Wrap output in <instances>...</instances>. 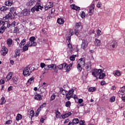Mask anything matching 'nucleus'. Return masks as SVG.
<instances>
[{
	"mask_svg": "<svg viewBox=\"0 0 125 125\" xmlns=\"http://www.w3.org/2000/svg\"><path fill=\"white\" fill-rule=\"evenodd\" d=\"M40 65L41 68H44L45 71H48V70H55L57 67L56 64L46 65L43 62H41Z\"/></svg>",
	"mask_w": 125,
	"mask_h": 125,
	"instance_id": "1",
	"label": "nucleus"
},
{
	"mask_svg": "<svg viewBox=\"0 0 125 125\" xmlns=\"http://www.w3.org/2000/svg\"><path fill=\"white\" fill-rule=\"evenodd\" d=\"M32 71L35 70V68L32 67H26L23 70V75L25 77H29Z\"/></svg>",
	"mask_w": 125,
	"mask_h": 125,
	"instance_id": "2",
	"label": "nucleus"
},
{
	"mask_svg": "<svg viewBox=\"0 0 125 125\" xmlns=\"http://www.w3.org/2000/svg\"><path fill=\"white\" fill-rule=\"evenodd\" d=\"M101 73H103V70L102 69H95L92 70V75L95 78H96L97 79H99V77H97V76H99Z\"/></svg>",
	"mask_w": 125,
	"mask_h": 125,
	"instance_id": "3",
	"label": "nucleus"
},
{
	"mask_svg": "<svg viewBox=\"0 0 125 125\" xmlns=\"http://www.w3.org/2000/svg\"><path fill=\"white\" fill-rule=\"evenodd\" d=\"M43 8V6H42L40 4H38L32 8L31 11L34 13L35 11H40V10H42Z\"/></svg>",
	"mask_w": 125,
	"mask_h": 125,
	"instance_id": "4",
	"label": "nucleus"
},
{
	"mask_svg": "<svg viewBox=\"0 0 125 125\" xmlns=\"http://www.w3.org/2000/svg\"><path fill=\"white\" fill-rule=\"evenodd\" d=\"M30 42L28 43V46H36L37 45V42H35L36 41V37H31L29 39Z\"/></svg>",
	"mask_w": 125,
	"mask_h": 125,
	"instance_id": "5",
	"label": "nucleus"
},
{
	"mask_svg": "<svg viewBox=\"0 0 125 125\" xmlns=\"http://www.w3.org/2000/svg\"><path fill=\"white\" fill-rule=\"evenodd\" d=\"M87 45H88V42L87 41L83 40L81 44V48L84 50L85 48H86V47H87Z\"/></svg>",
	"mask_w": 125,
	"mask_h": 125,
	"instance_id": "6",
	"label": "nucleus"
},
{
	"mask_svg": "<svg viewBox=\"0 0 125 125\" xmlns=\"http://www.w3.org/2000/svg\"><path fill=\"white\" fill-rule=\"evenodd\" d=\"M1 25H2V26H1L0 28V33L3 34L4 31H5V29H6V26L5 25V22H4L3 21H2Z\"/></svg>",
	"mask_w": 125,
	"mask_h": 125,
	"instance_id": "7",
	"label": "nucleus"
},
{
	"mask_svg": "<svg viewBox=\"0 0 125 125\" xmlns=\"http://www.w3.org/2000/svg\"><path fill=\"white\" fill-rule=\"evenodd\" d=\"M8 51V50L5 47H2L0 50V54L1 55H3V56L6 55L7 54V52Z\"/></svg>",
	"mask_w": 125,
	"mask_h": 125,
	"instance_id": "8",
	"label": "nucleus"
},
{
	"mask_svg": "<svg viewBox=\"0 0 125 125\" xmlns=\"http://www.w3.org/2000/svg\"><path fill=\"white\" fill-rule=\"evenodd\" d=\"M125 93V88L124 87H122L120 90L118 91V95L119 97H123Z\"/></svg>",
	"mask_w": 125,
	"mask_h": 125,
	"instance_id": "9",
	"label": "nucleus"
},
{
	"mask_svg": "<svg viewBox=\"0 0 125 125\" xmlns=\"http://www.w3.org/2000/svg\"><path fill=\"white\" fill-rule=\"evenodd\" d=\"M30 10L27 9H25L22 11L21 13L24 16H28V15H30Z\"/></svg>",
	"mask_w": 125,
	"mask_h": 125,
	"instance_id": "10",
	"label": "nucleus"
},
{
	"mask_svg": "<svg viewBox=\"0 0 125 125\" xmlns=\"http://www.w3.org/2000/svg\"><path fill=\"white\" fill-rule=\"evenodd\" d=\"M78 64L82 67H84V59L81 58L78 61Z\"/></svg>",
	"mask_w": 125,
	"mask_h": 125,
	"instance_id": "11",
	"label": "nucleus"
},
{
	"mask_svg": "<svg viewBox=\"0 0 125 125\" xmlns=\"http://www.w3.org/2000/svg\"><path fill=\"white\" fill-rule=\"evenodd\" d=\"M94 44L96 46H100L101 45V41L97 39L95 40Z\"/></svg>",
	"mask_w": 125,
	"mask_h": 125,
	"instance_id": "12",
	"label": "nucleus"
},
{
	"mask_svg": "<svg viewBox=\"0 0 125 125\" xmlns=\"http://www.w3.org/2000/svg\"><path fill=\"white\" fill-rule=\"evenodd\" d=\"M13 42V41H12V39L10 38L7 39V44L9 47H10L11 45H12Z\"/></svg>",
	"mask_w": 125,
	"mask_h": 125,
	"instance_id": "13",
	"label": "nucleus"
},
{
	"mask_svg": "<svg viewBox=\"0 0 125 125\" xmlns=\"http://www.w3.org/2000/svg\"><path fill=\"white\" fill-rule=\"evenodd\" d=\"M85 69H86L87 71L91 70V63L90 62H87V63L85 64Z\"/></svg>",
	"mask_w": 125,
	"mask_h": 125,
	"instance_id": "14",
	"label": "nucleus"
},
{
	"mask_svg": "<svg viewBox=\"0 0 125 125\" xmlns=\"http://www.w3.org/2000/svg\"><path fill=\"white\" fill-rule=\"evenodd\" d=\"M53 7V3L52 2H49L48 3V5L45 7L44 10H47L48 8H52Z\"/></svg>",
	"mask_w": 125,
	"mask_h": 125,
	"instance_id": "15",
	"label": "nucleus"
},
{
	"mask_svg": "<svg viewBox=\"0 0 125 125\" xmlns=\"http://www.w3.org/2000/svg\"><path fill=\"white\" fill-rule=\"evenodd\" d=\"M34 81H35V78L34 77H32L28 80L26 84H27V85H29V84H31V83H33Z\"/></svg>",
	"mask_w": 125,
	"mask_h": 125,
	"instance_id": "16",
	"label": "nucleus"
},
{
	"mask_svg": "<svg viewBox=\"0 0 125 125\" xmlns=\"http://www.w3.org/2000/svg\"><path fill=\"white\" fill-rule=\"evenodd\" d=\"M26 41L27 39H24L23 40H22L19 44V47H20V48H22V45H24L25 43H26Z\"/></svg>",
	"mask_w": 125,
	"mask_h": 125,
	"instance_id": "17",
	"label": "nucleus"
},
{
	"mask_svg": "<svg viewBox=\"0 0 125 125\" xmlns=\"http://www.w3.org/2000/svg\"><path fill=\"white\" fill-rule=\"evenodd\" d=\"M72 115V113H71V112H69L67 113H65L63 115H62V119H65L66 118H68V117H70V116H71Z\"/></svg>",
	"mask_w": 125,
	"mask_h": 125,
	"instance_id": "18",
	"label": "nucleus"
},
{
	"mask_svg": "<svg viewBox=\"0 0 125 125\" xmlns=\"http://www.w3.org/2000/svg\"><path fill=\"white\" fill-rule=\"evenodd\" d=\"M110 46H111V47H113V48H116V47L118 46V42H117L116 41L112 42L110 45Z\"/></svg>",
	"mask_w": 125,
	"mask_h": 125,
	"instance_id": "19",
	"label": "nucleus"
},
{
	"mask_svg": "<svg viewBox=\"0 0 125 125\" xmlns=\"http://www.w3.org/2000/svg\"><path fill=\"white\" fill-rule=\"evenodd\" d=\"M28 49H29V43L27 42V43H26L24 46L22 48V50L23 52H25V51H27V50H28Z\"/></svg>",
	"mask_w": 125,
	"mask_h": 125,
	"instance_id": "20",
	"label": "nucleus"
},
{
	"mask_svg": "<svg viewBox=\"0 0 125 125\" xmlns=\"http://www.w3.org/2000/svg\"><path fill=\"white\" fill-rule=\"evenodd\" d=\"M35 99H36V100H38L39 101H41V100L42 99V97L41 95L37 94L35 96Z\"/></svg>",
	"mask_w": 125,
	"mask_h": 125,
	"instance_id": "21",
	"label": "nucleus"
},
{
	"mask_svg": "<svg viewBox=\"0 0 125 125\" xmlns=\"http://www.w3.org/2000/svg\"><path fill=\"white\" fill-rule=\"evenodd\" d=\"M27 113L28 115L31 116V117H34L35 116V112L33 110H29Z\"/></svg>",
	"mask_w": 125,
	"mask_h": 125,
	"instance_id": "22",
	"label": "nucleus"
},
{
	"mask_svg": "<svg viewBox=\"0 0 125 125\" xmlns=\"http://www.w3.org/2000/svg\"><path fill=\"white\" fill-rule=\"evenodd\" d=\"M71 7L72 9H74V10H80V7L73 4L71 5Z\"/></svg>",
	"mask_w": 125,
	"mask_h": 125,
	"instance_id": "23",
	"label": "nucleus"
},
{
	"mask_svg": "<svg viewBox=\"0 0 125 125\" xmlns=\"http://www.w3.org/2000/svg\"><path fill=\"white\" fill-rule=\"evenodd\" d=\"M5 5H7V6H11V5H12V1L10 0H8L5 1Z\"/></svg>",
	"mask_w": 125,
	"mask_h": 125,
	"instance_id": "24",
	"label": "nucleus"
},
{
	"mask_svg": "<svg viewBox=\"0 0 125 125\" xmlns=\"http://www.w3.org/2000/svg\"><path fill=\"white\" fill-rule=\"evenodd\" d=\"M46 105V103H43L42 104L40 107L37 109L38 112H40L42 109L44 107H45V105Z\"/></svg>",
	"mask_w": 125,
	"mask_h": 125,
	"instance_id": "25",
	"label": "nucleus"
},
{
	"mask_svg": "<svg viewBox=\"0 0 125 125\" xmlns=\"http://www.w3.org/2000/svg\"><path fill=\"white\" fill-rule=\"evenodd\" d=\"M113 75H114V76H118L119 77V76H121V72H120V71L116 70V71H114Z\"/></svg>",
	"mask_w": 125,
	"mask_h": 125,
	"instance_id": "26",
	"label": "nucleus"
},
{
	"mask_svg": "<svg viewBox=\"0 0 125 125\" xmlns=\"http://www.w3.org/2000/svg\"><path fill=\"white\" fill-rule=\"evenodd\" d=\"M72 122H73V124H74V125H78V124L80 123V120L78 118H74Z\"/></svg>",
	"mask_w": 125,
	"mask_h": 125,
	"instance_id": "27",
	"label": "nucleus"
},
{
	"mask_svg": "<svg viewBox=\"0 0 125 125\" xmlns=\"http://www.w3.org/2000/svg\"><path fill=\"white\" fill-rule=\"evenodd\" d=\"M106 77V74L105 73H100L99 74V79H100V80H102L103 79H104V77Z\"/></svg>",
	"mask_w": 125,
	"mask_h": 125,
	"instance_id": "28",
	"label": "nucleus"
},
{
	"mask_svg": "<svg viewBox=\"0 0 125 125\" xmlns=\"http://www.w3.org/2000/svg\"><path fill=\"white\" fill-rule=\"evenodd\" d=\"M0 105H3L5 102H6V101L5 100V98L4 97H2L0 99Z\"/></svg>",
	"mask_w": 125,
	"mask_h": 125,
	"instance_id": "29",
	"label": "nucleus"
},
{
	"mask_svg": "<svg viewBox=\"0 0 125 125\" xmlns=\"http://www.w3.org/2000/svg\"><path fill=\"white\" fill-rule=\"evenodd\" d=\"M72 97V96L71 95H69V93H67L65 96V100H70L71 99V98Z\"/></svg>",
	"mask_w": 125,
	"mask_h": 125,
	"instance_id": "30",
	"label": "nucleus"
},
{
	"mask_svg": "<svg viewBox=\"0 0 125 125\" xmlns=\"http://www.w3.org/2000/svg\"><path fill=\"white\" fill-rule=\"evenodd\" d=\"M60 92L63 95H65L66 94V93L67 92V91L65 90H64L63 88H60Z\"/></svg>",
	"mask_w": 125,
	"mask_h": 125,
	"instance_id": "31",
	"label": "nucleus"
},
{
	"mask_svg": "<svg viewBox=\"0 0 125 125\" xmlns=\"http://www.w3.org/2000/svg\"><path fill=\"white\" fill-rule=\"evenodd\" d=\"M11 78H12V73L10 72L8 73L7 76L6 77V79L7 80V81L10 80V79H11Z\"/></svg>",
	"mask_w": 125,
	"mask_h": 125,
	"instance_id": "32",
	"label": "nucleus"
},
{
	"mask_svg": "<svg viewBox=\"0 0 125 125\" xmlns=\"http://www.w3.org/2000/svg\"><path fill=\"white\" fill-rule=\"evenodd\" d=\"M64 68L66 69L67 72H69V71H70V67H69V65H68V64H66V63L64 64Z\"/></svg>",
	"mask_w": 125,
	"mask_h": 125,
	"instance_id": "33",
	"label": "nucleus"
},
{
	"mask_svg": "<svg viewBox=\"0 0 125 125\" xmlns=\"http://www.w3.org/2000/svg\"><path fill=\"white\" fill-rule=\"evenodd\" d=\"M19 50H16L15 53V57L16 58L17 56H20V52Z\"/></svg>",
	"mask_w": 125,
	"mask_h": 125,
	"instance_id": "34",
	"label": "nucleus"
},
{
	"mask_svg": "<svg viewBox=\"0 0 125 125\" xmlns=\"http://www.w3.org/2000/svg\"><path fill=\"white\" fill-rule=\"evenodd\" d=\"M64 66H65V63L62 64L58 66V68L59 70H62V69H64Z\"/></svg>",
	"mask_w": 125,
	"mask_h": 125,
	"instance_id": "35",
	"label": "nucleus"
},
{
	"mask_svg": "<svg viewBox=\"0 0 125 125\" xmlns=\"http://www.w3.org/2000/svg\"><path fill=\"white\" fill-rule=\"evenodd\" d=\"M21 119H22V115L20 114H18L16 120L17 121H19V120H21Z\"/></svg>",
	"mask_w": 125,
	"mask_h": 125,
	"instance_id": "36",
	"label": "nucleus"
},
{
	"mask_svg": "<svg viewBox=\"0 0 125 125\" xmlns=\"http://www.w3.org/2000/svg\"><path fill=\"white\" fill-rule=\"evenodd\" d=\"M57 22L58 24H63V23H64V20H63V19H58L57 20Z\"/></svg>",
	"mask_w": 125,
	"mask_h": 125,
	"instance_id": "37",
	"label": "nucleus"
},
{
	"mask_svg": "<svg viewBox=\"0 0 125 125\" xmlns=\"http://www.w3.org/2000/svg\"><path fill=\"white\" fill-rule=\"evenodd\" d=\"M95 90H96V87H91L88 89V91H89L90 92H93V91H95Z\"/></svg>",
	"mask_w": 125,
	"mask_h": 125,
	"instance_id": "38",
	"label": "nucleus"
},
{
	"mask_svg": "<svg viewBox=\"0 0 125 125\" xmlns=\"http://www.w3.org/2000/svg\"><path fill=\"white\" fill-rule=\"evenodd\" d=\"M65 106L67 108H70V107H71V102L69 101H67L65 103Z\"/></svg>",
	"mask_w": 125,
	"mask_h": 125,
	"instance_id": "39",
	"label": "nucleus"
},
{
	"mask_svg": "<svg viewBox=\"0 0 125 125\" xmlns=\"http://www.w3.org/2000/svg\"><path fill=\"white\" fill-rule=\"evenodd\" d=\"M74 91H75V90H74V89H71L69 90L68 93L69 95H71L72 96L74 94Z\"/></svg>",
	"mask_w": 125,
	"mask_h": 125,
	"instance_id": "40",
	"label": "nucleus"
},
{
	"mask_svg": "<svg viewBox=\"0 0 125 125\" xmlns=\"http://www.w3.org/2000/svg\"><path fill=\"white\" fill-rule=\"evenodd\" d=\"M34 3H35V0H31L29 2V5H27L28 6H32V5L34 4Z\"/></svg>",
	"mask_w": 125,
	"mask_h": 125,
	"instance_id": "41",
	"label": "nucleus"
},
{
	"mask_svg": "<svg viewBox=\"0 0 125 125\" xmlns=\"http://www.w3.org/2000/svg\"><path fill=\"white\" fill-rule=\"evenodd\" d=\"M8 18H9V15H7L6 17L3 18V20L5 21V22H7Z\"/></svg>",
	"mask_w": 125,
	"mask_h": 125,
	"instance_id": "42",
	"label": "nucleus"
},
{
	"mask_svg": "<svg viewBox=\"0 0 125 125\" xmlns=\"http://www.w3.org/2000/svg\"><path fill=\"white\" fill-rule=\"evenodd\" d=\"M77 57V55H72V56H71L70 57V60H71V61H75V58Z\"/></svg>",
	"mask_w": 125,
	"mask_h": 125,
	"instance_id": "43",
	"label": "nucleus"
},
{
	"mask_svg": "<svg viewBox=\"0 0 125 125\" xmlns=\"http://www.w3.org/2000/svg\"><path fill=\"white\" fill-rule=\"evenodd\" d=\"M56 95L55 94H53L50 98V101H53V100H54L55 99V97H56Z\"/></svg>",
	"mask_w": 125,
	"mask_h": 125,
	"instance_id": "44",
	"label": "nucleus"
},
{
	"mask_svg": "<svg viewBox=\"0 0 125 125\" xmlns=\"http://www.w3.org/2000/svg\"><path fill=\"white\" fill-rule=\"evenodd\" d=\"M82 67V65H81L80 64H78L77 68L78 69V70H79V71L80 72H82V70H83V68Z\"/></svg>",
	"mask_w": 125,
	"mask_h": 125,
	"instance_id": "45",
	"label": "nucleus"
},
{
	"mask_svg": "<svg viewBox=\"0 0 125 125\" xmlns=\"http://www.w3.org/2000/svg\"><path fill=\"white\" fill-rule=\"evenodd\" d=\"M14 33H15L16 34H19V29L17 28V27H15L14 30Z\"/></svg>",
	"mask_w": 125,
	"mask_h": 125,
	"instance_id": "46",
	"label": "nucleus"
},
{
	"mask_svg": "<svg viewBox=\"0 0 125 125\" xmlns=\"http://www.w3.org/2000/svg\"><path fill=\"white\" fill-rule=\"evenodd\" d=\"M56 117L57 118V119H59V118H60V112L57 111L56 112Z\"/></svg>",
	"mask_w": 125,
	"mask_h": 125,
	"instance_id": "47",
	"label": "nucleus"
},
{
	"mask_svg": "<svg viewBox=\"0 0 125 125\" xmlns=\"http://www.w3.org/2000/svg\"><path fill=\"white\" fill-rule=\"evenodd\" d=\"M0 11H5L6 10V7L5 6H2L0 8Z\"/></svg>",
	"mask_w": 125,
	"mask_h": 125,
	"instance_id": "48",
	"label": "nucleus"
},
{
	"mask_svg": "<svg viewBox=\"0 0 125 125\" xmlns=\"http://www.w3.org/2000/svg\"><path fill=\"white\" fill-rule=\"evenodd\" d=\"M15 25H16V22L14 21L12 23L9 24V26H11V27H15Z\"/></svg>",
	"mask_w": 125,
	"mask_h": 125,
	"instance_id": "49",
	"label": "nucleus"
},
{
	"mask_svg": "<svg viewBox=\"0 0 125 125\" xmlns=\"http://www.w3.org/2000/svg\"><path fill=\"white\" fill-rule=\"evenodd\" d=\"M81 17H82L83 19L85 17V13L84 12H82V14H81Z\"/></svg>",
	"mask_w": 125,
	"mask_h": 125,
	"instance_id": "50",
	"label": "nucleus"
},
{
	"mask_svg": "<svg viewBox=\"0 0 125 125\" xmlns=\"http://www.w3.org/2000/svg\"><path fill=\"white\" fill-rule=\"evenodd\" d=\"M102 6V3L101 2H99L97 4V7H98V8H100Z\"/></svg>",
	"mask_w": 125,
	"mask_h": 125,
	"instance_id": "51",
	"label": "nucleus"
},
{
	"mask_svg": "<svg viewBox=\"0 0 125 125\" xmlns=\"http://www.w3.org/2000/svg\"><path fill=\"white\" fill-rule=\"evenodd\" d=\"M97 34L98 36H101V35H102V32H101V30H98L97 31Z\"/></svg>",
	"mask_w": 125,
	"mask_h": 125,
	"instance_id": "52",
	"label": "nucleus"
},
{
	"mask_svg": "<svg viewBox=\"0 0 125 125\" xmlns=\"http://www.w3.org/2000/svg\"><path fill=\"white\" fill-rule=\"evenodd\" d=\"M68 47L70 49V50H73V46H72V44L71 43H68Z\"/></svg>",
	"mask_w": 125,
	"mask_h": 125,
	"instance_id": "53",
	"label": "nucleus"
},
{
	"mask_svg": "<svg viewBox=\"0 0 125 125\" xmlns=\"http://www.w3.org/2000/svg\"><path fill=\"white\" fill-rule=\"evenodd\" d=\"M75 34L77 36V37L79 36V29L75 30Z\"/></svg>",
	"mask_w": 125,
	"mask_h": 125,
	"instance_id": "54",
	"label": "nucleus"
},
{
	"mask_svg": "<svg viewBox=\"0 0 125 125\" xmlns=\"http://www.w3.org/2000/svg\"><path fill=\"white\" fill-rule=\"evenodd\" d=\"M116 98L115 97H112L110 99V102H114Z\"/></svg>",
	"mask_w": 125,
	"mask_h": 125,
	"instance_id": "55",
	"label": "nucleus"
},
{
	"mask_svg": "<svg viewBox=\"0 0 125 125\" xmlns=\"http://www.w3.org/2000/svg\"><path fill=\"white\" fill-rule=\"evenodd\" d=\"M84 121L81 120L79 121V124L80 125H84Z\"/></svg>",
	"mask_w": 125,
	"mask_h": 125,
	"instance_id": "56",
	"label": "nucleus"
},
{
	"mask_svg": "<svg viewBox=\"0 0 125 125\" xmlns=\"http://www.w3.org/2000/svg\"><path fill=\"white\" fill-rule=\"evenodd\" d=\"M12 121L11 120H8L5 122V125H9V124H11Z\"/></svg>",
	"mask_w": 125,
	"mask_h": 125,
	"instance_id": "57",
	"label": "nucleus"
},
{
	"mask_svg": "<svg viewBox=\"0 0 125 125\" xmlns=\"http://www.w3.org/2000/svg\"><path fill=\"white\" fill-rule=\"evenodd\" d=\"M71 98H74L75 99H77V100H78V97H77V95H72V96H71Z\"/></svg>",
	"mask_w": 125,
	"mask_h": 125,
	"instance_id": "58",
	"label": "nucleus"
},
{
	"mask_svg": "<svg viewBox=\"0 0 125 125\" xmlns=\"http://www.w3.org/2000/svg\"><path fill=\"white\" fill-rule=\"evenodd\" d=\"M93 11H94V9H91L90 8L89 12L90 14H92V13L93 12Z\"/></svg>",
	"mask_w": 125,
	"mask_h": 125,
	"instance_id": "59",
	"label": "nucleus"
},
{
	"mask_svg": "<svg viewBox=\"0 0 125 125\" xmlns=\"http://www.w3.org/2000/svg\"><path fill=\"white\" fill-rule=\"evenodd\" d=\"M82 102H83V100L82 99H79L78 100V103H79V104H81Z\"/></svg>",
	"mask_w": 125,
	"mask_h": 125,
	"instance_id": "60",
	"label": "nucleus"
},
{
	"mask_svg": "<svg viewBox=\"0 0 125 125\" xmlns=\"http://www.w3.org/2000/svg\"><path fill=\"white\" fill-rule=\"evenodd\" d=\"M81 22H79V23H77L76 24V27H77V28H80V27H81Z\"/></svg>",
	"mask_w": 125,
	"mask_h": 125,
	"instance_id": "61",
	"label": "nucleus"
},
{
	"mask_svg": "<svg viewBox=\"0 0 125 125\" xmlns=\"http://www.w3.org/2000/svg\"><path fill=\"white\" fill-rule=\"evenodd\" d=\"M15 41L17 42L18 44H19V42H20V39H19V38L16 39Z\"/></svg>",
	"mask_w": 125,
	"mask_h": 125,
	"instance_id": "62",
	"label": "nucleus"
},
{
	"mask_svg": "<svg viewBox=\"0 0 125 125\" xmlns=\"http://www.w3.org/2000/svg\"><path fill=\"white\" fill-rule=\"evenodd\" d=\"M12 80L14 83H15V82H17V78H16V77H13Z\"/></svg>",
	"mask_w": 125,
	"mask_h": 125,
	"instance_id": "63",
	"label": "nucleus"
},
{
	"mask_svg": "<svg viewBox=\"0 0 125 125\" xmlns=\"http://www.w3.org/2000/svg\"><path fill=\"white\" fill-rule=\"evenodd\" d=\"M67 41H68V42H71V36L68 37Z\"/></svg>",
	"mask_w": 125,
	"mask_h": 125,
	"instance_id": "64",
	"label": "nucleus"
}]
</instances>
